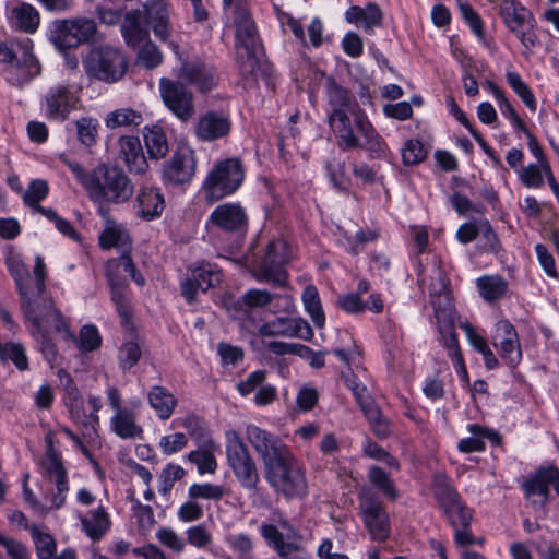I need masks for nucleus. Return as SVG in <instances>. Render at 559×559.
I'll return each mask as SVG.
<instances>
[{
	"label": "nucleus",
	"instance_id": "obj_1",
	"mask_svg": "<svg viewBox=\"0 0 559 559\" xmlns=\"http://www.w3.org/2000/svg\"><path fill=\"white\" fill-rule=\"evenodd\" d=\"M328 104L331 111L328 123L338 139V146L343 151L364 148L371 157H383L388 146L381 135L373 128L355 97L332 78L326 82Z\"/></svg>",
	"mask_w": 559,
	"mask_h": 559
},
{
	"label": "nucleus",
	"instance_id": "obj_2",
	"mask_svg": "<svg viewBox=\"0 0 559 559\" xmlns=\"http://www.w3.org/2000/svg\"><path fill=\"white\" fill-rule=\"evenodd\" d=\"M169 16V8L164 0H150L143 11H129L121 25L124 41L131 48L136 47L150 36L147 25L159 40L168 41L173 31Z\"/></svg>",
	"mask_w": 559,
	"mask_h": 559
},
{
	"label": "nucleus",
	"instance_id": "obj_3",
	"mask_svg": "<svg viewBox=\"0 0 559 559\" xmlns=\"http://www.w3.org/2000/svg\"><path fill=\"white\" fill-rule=\"evenodd\" d=\"M233 23L236 36V61L242 76L254 74L259 68L262 44L246 1L235 2Z\"/></svg>",
	"mask_w": 559,
	"mask_h": 559
},
{
	"label": "nucleus",
	"instance_id": "obj_4",
	"mask_svg": "<svg viewBox=\"0 0 559 559\" xmlns=\"http://www.w3.org/2000/svg\"><path fill=\"white\" fill-rule=\"evenodd\" d=\"M264 471L265 478L275 492L288 499L307 495L305 467L290 450L264 467Z\"/></svg>",
	"mask_w": 559,
	"mask_h": 559
},
{
	"label": "nucleus",
	"instance_id": "obj_5",
	"mask_svg": "<svg viewBox=\"0 0 559 559\" xmlns=\"http://www.w3.org/2000/svg\"><path fill=\"white\" fill-rule=\"evenodd\" d=\"M85 190L95 202L122 203L131 198L133 186L122 169L100 164L92 171Z\"/></svg>",
	"mask_w": 559,
	"mask_h": 559
},
{
	"label": "nucleus",
	"instance_id": "obj_6",
	"mask_svg": "<svg viewBox=\"0 0 559 559\" xmlns=\"http://www.w3.org/2000/svg\"><path fill=\"white\" fill-rule=\"evenodd\" d=\"M29 38L0 41V62L8 63V81L23 85L40 73V66L32 52Z\"/></svg>",
	"mask_w": 559,
	"mask_h": 559
},
{
	"label": "nucleus",
	"instance_id": "obj_7",
	"mask_svg": "<svg viewBox=\"0 0 559 559\" xmlns=\"http://www.w3.org/2000/svg\"><path fill=\"white\" fill-rule=\"evenodd\" d=\"M5 264L16 284L21 309L24 316L34 318L33 299L40 296L45 290L46 265L40 255H36L34 265L35 289H31V274L20 254L10 251L5 258Z\"/></svg>",
	"mask_w": 559,
	"mask_h": 559
},
{
	"label": "nucleus",
	"instance_id": "obj_8",
	"mask_svg": "<svg viewBox=\"0 0 559 559\" xmlns=\"http://www.w3.org/2000/svg\"><path fill=\"white\" fill-rule=\"evenodd\" d=\"M245 179V168L239 158H226L215 163L207 173L202 189L210 203L235 193Z\"/></svg>",
	"mask_w": 559,
	"mask_h": 559
},
{
	"label": "nucleus",
	"instance_id": "obj_9",
	"mask_svg": "<svg viewBox=\"0 0 559 559\" xmlns=\"http://www.w3.org/2000/svg\"><path fill=\"white\" fill-rule=\"evenodd\" d=\"M86 74L95 80L114 83L122 79L128 69L127 57L112 46L92 48L83 60Z\"/></svg>",
	"mask_w": 559,
	"mask_h": 559
},
{
	"label": "nucleus",
	"instance_id": "obj_10",
	"mask_svg": "<svg viewBox=\"0 0 559 559\" xmlns=\"http://www.w3.org/2000/svg\"><path fill=\"white\" fill-rule=\"evenodd\" d=\"M226 459L239 484L248 490L255 489L260 481L258 466L236 430L226 432Z\"/></svg>",
	"mask_w": 559,
	"mask_h": 559
},
{
	"label": "nucleus",
	"instance_id": "obj_11",
	"mask_svg": "<svg viewBox=\"0 0 559 559\" xmlns=\"http://www.w3.org/2000/svg\"><path fill=\"white\" fill-rule=\"evenodd\" d=\"M115 271L128 273L140 286L144 285L145 280L136 271L132 259L128 254H122L120 258L108 262L107 278L110 286L111 301L115 304L122 323L128 325L131 317V307L127 296V283L123 278H120Z\"/></svg>",
	"mask_w": 559,
	"mask_h": 559
},
{
	"label": "nucleus",
	"instance_id": "obj_12",
	"mask_svg": "<svg viewBox=\"0 0 559 559\" xmlns=\"http://www.w3.org/2000/svg\"><path fill=\"white\" fill-rule=\"evenodd\" d=\"M95 34V22L91 19L80 17L56 21L49 38L58 48L67 49L92 40Z\"/></svg>",
	"mask_w": 559,
	"mask_h": 559
},
{
	"label": "nucleus",
	"instance_id": "obj_13",
	"mask_svg": "<svg viewBox=\"0 0 559 559\" xmlns=\"http://www.w3.org/2000/svg\"><path fill=\"white\" fill-rule=\"evenodd\" d=\"M288 259L286 243L282 240L271 241L261 264L253 275L259 282L272 284L276 287L287 285L288 275L283 265Z\"/></svg>",
	"mask_w": 559,
	"mask_h": 559
},
{
	"label": "nucleus",
	"instance_id": "obj_14",
	"mask_svg": "<svg viewBox=\"0 0 559 559\" xmlns=\"http://www.w3.org/2000/svg\"><path fill=\"white\" fill-rule=\"evenodd\" d=\"M159 92L165 106L180 121L187 122L193 117V95L182 83L163 78L159 81Z\"/></svg>",
	"mask_w": 559,
	"mask_h": 559
},
{
	"label": "nucleus",
	"instance_id": "obj_15",
	"mask_svg": "<svg viewBox=\"0 0 559 559\" xmlns=\"http://www.w3.org/2000/svg\"><path fill=\"white\" fill-rule=\"evenodd\" d=\"M245 436L257 454L260 455L264 467L289 451L288 447L277 436L257 425H247Z\"/></svg>",
	"mask_w": 559,
	"mask_h": 559
},
{
	"label": "nucleus",
	"instance_id": "obj_16",
	"mask_svg": "<svg viewBox=\"0 0 559 559\" xmlns=\"http://www.w3.org/2000/svg\"><path fill=\"white\" fill-rule=\"evenodd\" d=\"M241 304L246 312L263 309L272 313H292L294 310V301L289 294H274L266 289H248L241 297Z\"/></svg>",
	"mask_w": 559,
	"mask_h": 559
},
{
	"label": "nucleus",
	"instance_id": "obj_17",
	"mask_svg": "<svg viewBox=\"0 0 559 559\" xmlns=\"http://www.w3.org/2000/svg\"><path fill=\"white\" fill-rule=\"evenodd\" d=\"M492 344L499 350L504 362L514 368L522 359L519 335L509 320H500L495 326Z\"/></svg>",
	"mask_w": 559,
	"mask_h": 559
},
{
	"label": "nucleus",
	"instance_id": "obj_18",
	"mask_svg": "<svg viewBox=\"0 0 559 559\" xmlns=\"http://www.w3.org/2000/svg\"><path fill=\"white\" fill-rule=\"evenodd\" d=\"M197 158L190 147H179L163 166V178L173 185L189 182L195 174Z\"/></svg>",
	"mask_w": 559,
	"mask_h": 559
},
{
	"label": "nucleus",
	"instance_id": "obj_19",
	"mask_svg": "<svg viewBox=\"0 0 559 559\" xmlns=\"http://www.w3.org/2000/svg\"><path fill=\"white\" fill-rule=\"evenodd\" d=\"M222 274L217 265L210 262H202L191 271V275L181 283V294L185 299L192 304L199 290L206 292L209 288L221 283Z\"/></svg>",
	"mask_w": 559,
	"mask_h": 559
},
{
	"label": "nucleus",
	"instance_id": "obj_20",
	"mask_svg": "<svg viewBox=\"0 0 559 559\" xmlns=\"http://www.w3.org/2000/svg\"><path fill=\"white\" fill-rule=\"evenodd\" d=\"M209 222L216 228L234 234H243L248 228V215L237 202H226L214 209Z\"/></svg>",
	"mask_w": 559,
	"mask_h": 559
},
{
	"label": "nucleus",
	"instance_id": "obj_21",
	"mask_svg": "<svg viewBox=\"0 0 559 559\" xmlns=\"http://www.w3.org/2000/svg\"><path fill=\"white\" fill-rule=\"evenodd\" d=\"M359 508L371 538L378 542L385 540L390 535V521L381 503L366 495L361 498Z\"/></svg>",
	"mask_w": 559,
	"mask_h": 559
},
{
	"label": "nucleus",
	"instance_id": "obj_22",
	"mask_svg": "<svg viewBox=\"0 0 559 559\" xmlns=\"http://www.w3.org/2000/svg\"><path fill=\"white\" fill-rule=\"evenodd\" d=\"M231 130V121L227 114L209 110L198 117L194 135L202 142H214L226 138Z\"/></svg>",
	"mask_w": 559,
	"mask_h": 559
},
{
	"label": "nucleus",
	"instance_id": "obj_23",
	"mask_svg": "<svg viewBox=\"0 0 559 559\" xmlns=\"http://www.w3.org/2000/svg\"><path fill=\"white\" fill-rule=\"evenodd\" d=\"M259 334L265 337H298L310 340L313 336L310 325L300 318L277 317L259 328Z\"/></svg>",
	"mask_w": 559,
	"mask_h": 559
},
{
	"label": "nucleus",
	"instance_id": "obj_24",
	"mask_svg": "<svg viewBox=\"0 0 559 559\" xmlns=\"http://www.w3.org/2000/svg\"><path fill=\"white\" fill-rule=\"evenodd\" d=\"M78 102L79 97L73 88L58 84L46 95L47 116L51 119L64 120Z\"/></svg>",
	"mask_w": 559,
	"mask_h": 559
},
{
	"label": "nucleus",
	"instance_id": "obj_25",
	"mask_svg": "<svg viewBox=\"0 0 559 559\" xmlns=\"http://www.w3.org/2000/svg\"><path fill=\"white\" fill-rule=\"evenodd\" d=\"M435 310L438 331L442 343L448 342L451 336L457 337L454 332V307L450 294H441L430 297Z\"/></svg>",
	"mask_w": 559,
	"mask_h": 559
},
{
	"label": "nucleus",
	"instance_id": "obj_26",
	"mask_svg": "<svg viewBox=\"0 0 559 559\" xmlns=\"http://www.w3.org/2000/svg\"><path fill=\"white\" fill-rule=\"evenodd\" d=\"M33 307L41 317V326L44 331H47V328H52L55 332L59 333L64 338L71 336L68 322L60 311L56 309L51 299L44 298L41 295L37 296L33 299Z\"/></svg>",
	"mask_w": 559,
	"mask_h": 559
},
{
	"label": "nucleus",
	"instance_id": "obj_27",
	"mask_svg": "<svg viewBox=\"0 0 559 559\" xmlns=\"http://www.w3.org/2000/svg\"><path fill=\"white\" fill-rule=\"evenodd\" d=\"M499 12L503 23L512 33L520 28L535 27V17L532 12L516 0H503Z\"/></svg>",
	"mask_w": 559,
	"mask_h": 559
},
{
	"label": "nucleus",
	"instance_id": "obj_28",
	"mask_svg": "<svg viewBox=\"0 0 559 559\" xmlns=\"http://www.w3.org/2000/svg\"><path fill=\"white\" fill-rule=\"evenodd\" d=\"M136 214L145 221L159 217L165 209L164 195L154 188H143L136 197Z\"/></svg>",
	"mask_w": 559,
	"mask_h": 559
},
{
	"label": "nucleus",
	"instance_id": "obj_29",
	"mask_svg": "<svg viewBox=\"0 0 559 559\" xmlns=\"http://www.w3.org/2000/svg\"><path fill=\"white\" fill-rule=\"evenodd\" d=\"M120 155L130 171L142 174L147 168V162L138 136H121L119 140Z\"/></svg>",
	"mask_w": 559,
	"mask_h": 559
},
{
	"label": "nucleus",
	"instance_id": "obj_30",
	"mask_svg": "<svg viewBox=\"0 0 559 559\" xmlns=\"http://www.w3.org/2000/svg\"><path fill=\"white\" fill-rule=\"evenodd\" d=\"M547 475L548 467L542 468L523 484L525 497L535 508L543 509L548 502L549 481Z\"/></svg>",
	"mask_w": 559,
	"mask_h": 559
},
{
	"label": "nucleus",
	"instance_id": "obj_31",
	"mask_svg": "<svg viewBox=\"0 0 559 559\" xmlns=\"http://www.w3.org/2000/svg\"><path fill=\"white\" fill-rule=\"evenodd\" d=\"M179 76L201 91H209L215 84L212 69L202 61L185 62Z\"/></svg>",
	"mask_w": 559,
	"mask_h": 559
},
{
	"label": "nucleus",
	"instance_id": "obj_32",
	"mask_svg": "<svg viewBox=\"0 0 559 559\" xmlns=\"http://www.w3.org/2000/svg\"><path fill=\"white\" fill-rule=\"evenodd\" d=\"M39 21L38 11L26 2L15 4L9 13L11 26L25 33H34L38 28Z\"/></svg>",
	"mask_w": 559,
	"mask_h": 559
},
{
	"label": "nucleus",
	"instance_id": "obj_33",
	"mask_svg": "<svg viewBox=\"0 0 559 559\" xmlns=\"http://www.w3.org/2000/svg\"><path fill=\"white\" fill-rule=\"evenodd\" d=\"M110 428L121 439H141L143 436L142 427L136 424L135 415L129 408L114 414Z\"/></svg>",
	"mask_w": 559,
	"mask_h": 559
},
{
	"label": "nucleus",
	"instance_id": "obj_34",
	"mask_svg": "<svg viewBox=\"0 0 559 559\" xmlns=\"http://www.w3.org/2000/svg\"><path fill=\"white\" fill-rule=\"evenodd\" d=\"M150 406L156 412L157 416L167 420L174 413L177 405V399L164 386L155 385L147 395Z\"/></svg>",
	"mask_w": 559,
	"mask_h": 559
},
{
	"label": "nucleus",
	"instance_id": "obj_35",
	"mask_svg": "<svg viewBox=\"0 0 559 559\" xmlns=\"http://www.w3.org/2000/svg\"><path fill=\"white\" fill-rule=\"evenodd\" d=\"M34 318L28 316H24L27 321L32 323V334L36 338L39 344V348L49 364L55 362L57 358V348L52 343L50 337L47 335V331L43 330L41 326V317L37 313L36 309L33 307Z\"/></svg>",
	"mask_w": 559,
	"mask_h": 559
},
{
	"label": "nucleus",
	"instance_id": "obj_36",
	"mask_svg": "<svg viewBox=\"0 0 559 559\" xmlns=\"http://www.w3.org/2000/svg\"><path fill=\"white\" fill-rule=\"evenodd\" d=\"M479 295L486 301H495L502 298L508 289V283L499 275H485L476 281Z\"/></svg>",
	"mask_w": 559,
	"mask_h": 559
},
{
	"label": "nucleus",
	"instance_id": "obj_37",
	"mask_svg": "<svg viewBox=\"0 0 559 559\" xmlns=\"http://www.w3.org/2000/svg\"><path fill=\"white\" fill-rule=\"evenodd\" d=\"M218 445L213 441L212 447L199 445L198 450L188 454V460L197 465L200 474H214L217 469V461L214 452L218 451Z\"/></svg>",
	"mask_w": 559,
	"mask_h": 559
},
{
	"label": "nucleus",
	"instance_id": "obj_38",
	"mask_svg": "<svg viewBox=\"0 0 559 559\" xmlns=\"http://www.w3.org/2000/svg\"><path fill=\"white\" fill-rule=\"evenodd\" d=\"M81 523L84 532L94 540L100 539L110 525L108 514L103 507L94 510L90 518H82Z\"/></svg>",
	"mask_w": 559,
	"mask_h": 559
},
{
	"label": "nucleus",
	"instance_id": "obj_39",
	"mask_svg": "<svg viewBox=\"0 0 559 559\" xmlns=\"http://www.w3.org/2000/svg\"><path fill=\"white\" fill-rule=\"evenodd\" d=\"M142 122V115L131 108L116 109L105 117V126L109 129L132 128L140 126Z\"/></svg>",
	"mask_w": 559,
	"mask_h": 559
},
{
	"label": "nucleus",
	"instance_id": "obj_40",
	"mask_svg": "<svg viewBox=\"0 0 559 559\" xmlns=\"http://www.w3.org/2000/svg\"><path fill=\"white\" fill-rule=\"evenodd\" d=\"M305 309L310 316L314 325L319 329L324 326L325 317L322 309L318 289L313 285H308L301 296Z\"/></svg>",
	"mask_w": 559,
	"mask_h": 559
},
{
	"label": "nucleus",
	"instance_id": "obj_41",
	"mask_svg": "<svg viewBox=\"0 0 559 559\" xmlns=\"http://www.w3.org/2000/svg\"><path fill=\"white\" fill-rule=\"evenodd\" d=\"M431 489L441 509L444 508L445 504L449 506L461 499L460 495L452 487L449 478L443 474H436L433 476Z\"/></svg>",
	"mask_w": 559,
	"mask_h": 559
},
{
	"label": "nucleus",
	"instance_id": "obj_42",
	"mask_svg": "<svg viewBox=\"0 0 559 559\" xmlns=\"http://www.w3.org/2000/svg\"><path fill=\"white\" fill-rule=\"evenodd\" d=\"M144 141L147 152L154 158H162L168 152L167 138L162 128L153 126L146 128L144 132Z\"/></svg>",
	"mask_w": 559,
	"mask_h": 559
},
{
	"label": "nucleus",
	"instance_id": "obj_43",
	"mask_svg": "<svg viewBox=\"0 0 559 559\" xmlns=\"http://www.w3.org/2000/svg\"><path fill=\"white\" fill-rule=\"evenodd\" d=\"M442 510L453 528L469 527L473 520V511L461 499L449 506L445 504Z\"/></svg>",
	"mask_w": 559,
	"mask_h": 559
},
{
	"label": "nucleus",
	"instance_id": "obj_44",
	"mask_svg": "<svg viewBox=\"0 0 559 559\" xmlns=\"http://www.w3.org/2000/svg\"><path fill=\"white\" fill-rule=\"evenodd\" d=\"M41 468L44 471V477L49 483L68 480V473L58 451H51L50 454H45L41 460Z\"/></svg>",
	"mask_w": 559,
	"mask_h": 559
},
{
	"label": "nucleus",
	"instance_id": "obj_45",
	"mask_svg": "<svg viewBox=\"0 0 559 559\" xmlns=\"http://www.w3.org/2000/svg\"><path fill=\"white\" fill-rule=\"evenodd\" d=\"M182 427L199 445L212 447L213 439L204 421L194 415H188L182 419Z\"/></svg>",
	"mask_w": 559,
	"mask_h": 559
},
{
	"label": "nucleus",
	"instance_id": "obj_46",
	"mask_svg": "<svg viewBox=\"0 0 559 559\" xmlns=\"http://www.w3.org/2000/svg\"><path fill=\"white\" fill-rule=\"evenodd\" d=\"M136 53V63L146 68L154 69L162 63L163 55L158 47L148 38L139 44Z\"/></svg>",
	"mask_w": 559,
	"mask_h": 559
},
{
	"label": "nucleus",
	"instance_id": "obj_47",
	"mask_svg": "<svg viewBox=\"0 0 559 559\" xmlns=\"http://www.w3.org/2000/svg\"><path fill=\"white\" fill-rule=\"evenodd\" d=\"M228 547L237 555L238 559H253L254 544L250 535L245 533H229L225 537Z\"/></svg>",
	"mask_w": 559,
	"mask_h": 559
},
{
	"label": "nucleus",
	"instance_id": "obj_48",
	"mask_svg": "<svg viewBox=\"0 0 559 559\" xmlns=\"http://www.w3.org/2000/svg\"><path fill=\"white\" fill-rule=\"evenodd\" d=\"M368 477L369 481L389 499L395 500L397 498L399 493L393 480L381 467L376 465L371 466L369 468Z\"/></svg>",
	"mask_w": 559,
	"mask_h": 559
},
{
	"label": "nucleus",
	"instance_id": "obj_49",
	"mask_svg": "<svg viewBox=\"0 0 559 559\" xmlns=\"http://www.w3.org/2000/svg\"><path fill=\"white\" fill-rule=\"evenodd\" d=\"M31 534L35 543L37 557L39 559H51L56 552L55 538L35 525L31 527Z\"/></svg>",
	"mask_w": 559,
	"mask_h": 559
},
{
	"label": "nucleus",
	"instance_id": "obj_50",
	"mask_svg": "<svg viewBox=\"0 0 559 559\" xmlns=\"http://www.w3.org/2000/svg\"><path fill=\"white\" fill-rule=\"evenodd\" d=\"M468 430L472 437L462 439L459 442V450L463 453L481 452L485 449L484 438L489 437V431L479 425H469Z\"/></svg>",
	"mask_w": 559,
	"mask_h": 559
},
{
	"label": "nucleus",
	"instance_id": "obj_51",
	"mask_svg": "<svg viewBox=\"0 0 559 559\" xmlns=\"http://www.w3.org/2000/svg\"><path fill=\"white\" fill-rule=\"evenodd\" d=\"M508 84L512 87L514 93L522 99V102L532 110H536V100L527 84L521 79L520 74L509 71L506 74Z\"/></svg>",
	"mask_w": 559,
	"mask_h": 559
},
{
	"label": "nucleus",
	"instance_id": "obj_52",
	"mask_svg": "<svg viewBox=\"0 0 559 559\" xmlns=\"http://www.w3.org/2000/svg\"><path fill=\"white\" fill-rule=\"evenodd\" d=\"M488 86L491 90L496 100L499 104L501 114L504 117H507L515 128H518L522 131H525V126H524L522 119L519 117V115L516 114L515 109L510 104V102L506 98L502 90L491 82L488 83Z\"/></svg>",
	"mask_w": 559,
	"mask_h": 559
},
{
	"label": "nucleus",
	"instance_id": "obj_53",
	"mask_svg": "<svg viewBox=\"0 0 559 559\" xmlns=\"http://www.w3.org/2000/svg\"><path fill=\"white\" fill-rule=\"evenodd\" d=\"M544 164H530L524 167L516 169L520 181L526 188H539L544 183Z\"/></svg>",
	"mask_w": 559,
	"mask_h": 559
},
{
	"label": "nucleus",
	"instance_id": "obj_54",
	"mask_svg": "<svg viewBox=\"0 0 559 559\" xmlns=\"http://www.w3.org/2000/svg\"><path fill=\"white\" fill-rule=\"evenodd\" d=\"M0 359L11 360L19 370H26L28 367L25 348L19 343H7L0 348Z\"/></svg>",
	"mask_w": 559,
	"mask_h": 559
},
{
	"label": "nucleus",
	"instance_id": "obj_55",
	"mask_svg": "<svg viewBox=\"0 0 559 559\" xmlns=\"http://www.w3.org/2000/svg\"><path fill=\"white\" fill-rule=\"evenodd\" d=\"M261 536L265 539L269 546L274 548L281 557H285L288 545L285 543L283 534L274 524L263 523L260 526Z\"/></svg>",
	"mask_w": 559,
	"mask_h": 559
},
{
	"label": "nucleus",
	"instance_id": "obj_56",
	"mask_svg": "<svg viewBox=\"0 0 559 559\" xmlns=\"http://www.w3.org/2000/svg\"><path fill=\"white\" fill-rule=\"evenodd\" d=\"M97 121L92 118H81L75 121L79 141L85 146H92L97 139Z\"/></svg>",
	"mask_w": 559,
	"mask_h": 559
},
{
	"label": "nucleus",
	"instance_id": "obj_57",
	"mask_svg": "<svg viewBox=\"0 0 559 559\" xmlns=\"http://www.w3.org/2000/svg\"><path fill=\"white\" fill-rule=\"evenodd\" d=\"M225 496V490L219 485L193 484L189 487V497L195 499L219 500Z\"/></svg>",
	"mask_w": 559,
	"mask_h": 559
},
{
	"label": "nucleus",
	"instance_id": "obj_58",
	"mask_svg": "<svg viewBox=\"0 0 559 559\" xmlns=\"http://www.w3.org/2000/svg\"><path fill=\"white\" fill-rule=\"evenodd\" d=\"M52 484L53 488L48 489L45 493V500L48 502V506H46L47 511L58 510L63 507L70 489L68 480L55 481Z\"/></svg>",
	"mask_w": 559,
	"mask_h": 559
},
{
	"label": "nucleus",
	"instance_id": "obj_59",
	"mask_svg": "<svg viewBox=\"0 0 559 559\" xmlns=\"http://www.w3.org/2000/svg\"><path fill=\"white\" fill-rule=\"evenodd\" d=\"M185 476V469L175 464H168L160 473L158 477L159 492L166 495L170 491L174 484Z\"/></svg>",
	"mask_w": 559,
	"mask_h": 559
},
{
	"label": "nucleus",
	"instance_id": "obj_60",
	"mask_svg": "<svg viewBox=\"0 0 559 559\" xmlns=\"http://www.w3.org/2000/svg\"><path fill=\"white\" fill-rule=\"evenodd\" d=\"M47 194L48 183L45 180L35 179L28 185L23 199L28 206L35 207L47 197Z\"/></svg>",
	"mask_w": 559,
	"mask_h": 559
},
{
	"label": "nucleus",
	"instance_id": "obj_61",
	"mask_svg": "<svg viewBox=\"0 0 559 559\" xmlns=\"http://www.w3.org/2000/svg\"><path fill=\"white\" fill-rule=\"evenodd\" d=\"M426 158L424 145L418 140H408L402 150V159L405 165H416Z\"/></svg>",
	"mask_w": 559,
	"mask_h": 559
},
{
	"label": "nucleus",
	"instance_id": "obj_62",
	"mask_svg": "<svg viewBox=\"0 0 559 559\" xmlns=\"http://www.w3.org/2000/svg\"><path fill=\"white\" fill-rule=\"evenodd\" d=\"M141 348L135 342H127L119 349V361L123 370L132 368L141 357Z\"/></svg>",
	"mask_w": 559,
	"mask_h": 559
},
{
	"label": "nucleus",
	"instance_id": "obj_63",
	"mask_svg": "<svg viewBox=\"0 0 559 559\" xmlns=\"http://www.w3.org/2000/svg\"><path fill=\"white\" fill-rule=\"evenodd\" d=\"M132 511L143 531L151 530L155 524L154 512L150 506L142 504L138 499L131 498Z\"/></svg>",
	"mask_w": 559,
	"mask_h": 559
},
{
	"label": "nucleus",
	"instance_id": "obj_64",
	"mask_svg": "<svg viewBox=\"0 0 559 559\" xmlns=\"http://www.w3.org/2000/svg\"><path fill=\"white\" fill-rule=\"evenodd\" d=\"M128 234L119 228H106L99 236V243L104 249L123 246L128 241Z\"/></svg>",
	"mask_w": 559,
	"mask_h": 559
}]
</instances>
